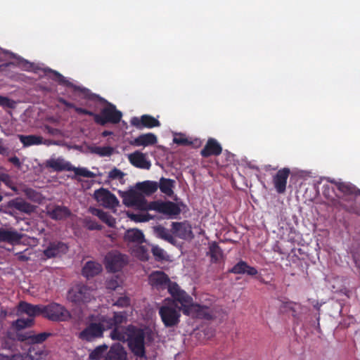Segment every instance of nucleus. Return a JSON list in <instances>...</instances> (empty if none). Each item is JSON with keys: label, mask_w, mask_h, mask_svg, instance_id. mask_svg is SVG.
<instances>
[{"label": "nucleus", "mask_w": 360, "mask_h": 360, "mask_svg": "<svg viewBox=\"0 0 360 360\" xmlns=\"http://www.w3.org/2000/svg\"><path fill=\"white\" fill-rule=\"evenodd\" d=\"M45 73L58 84L72 88L73 91L79 97L89 101H99L105 103V106L101 109L100 114L95 113L94 122L96 124L104 126L108 123L118 124L120 122L122 113L116 108L114 104L100 97L98 95L93 94L89 89L74 84L56 70L47 68L45 70Z\"/></svg>", "instance_id": "nucleus-1"}, {"label": "nucleus", "mask_w": 360, "mask_h": 360, "mask_svg": "<svg viewBox=\"0 0 360 360\" xmlns=\"http://www.w3.org/2000/svg\"><path fill=\"white\" fill-rule=\"evenodd\" d=\"M123 203L140 210H155L167 215H178L181 209L177 204L171 201H153L148 203L145 197L139 191L131 189L124 193Z\"/></svg>", "instance_id": "nucleus-2"}, {"label": "nucleus", "mask_w": 360, "mask_h": 360, "mask_svg": "<svg viewBox=\"0 0 360 360\" xmlns=\"http://www.w3.org/2000/svg\"><path fill=\"white\" fill-rule=\"evenodd\" d=\"M330 182L335 186L332 189H337L339 192L336 196L341 199V206L343 209L349 213L360 215V202L356 201V196L360 194V190L349 183L338 182L335 180Z\"/></svg>", "instance_id": "nucleus-3"}, {"label": "nucleus", "mask_w": 360, "mask_h": 360, "mask_svg": "<svg viewBox=\"0 0 360 360\" xmlns=\"http://www.w3.org/2000/svg\"><path fill=\"white\" fill-rule=\"evenodd\" d=\"M128 347L136 359H146L145 347V331L132 324L126 326Z\"/></svg>", "instance_id": "nucleus-4"}, {"label": "nucleus", "mask_w": 360, "mask_h": 360, "mask_svg": "<svg viewBox=\"0 0 360 360\" xmlns=\"http://www.w3.org/2000/svg\"><path fill=\"white\" fill-rule=\"evenodd\" d=\"M169 294L173 298L172 305L183 311L185 315L192 314V307L193 305V298L184 290L181 289L178 284L172 283L169 285Z\"/></svg>", "instance_id": "nucleus-5"}, {"label": "nucleus", "mask_w": 360, "mask_h": 360, "mask_svg": "<svg viewBox=\"0 0 360 360\" xmlns=\"http://www.w3.org/2000/svg\"><path fill=\"white\" fill-rule=\"evenodd\" d=\"M93 290L86 285L79 283L69 289L67 299L75 305H81L91 302L94 298Z\"/></svg>", "instance_id": "nucleus-6"}, {"label": "nucleus", "mask_w": 360, "mask_h": 360, "mask_svg": "<svg viewBox=\"0 0 360 360\" xmlns=\"http://www.w3.org/2000/svg\"><path fill=\"white\" fill-rule=\"evenodd\" d=\"M43 316L49 321L64 322L72 318L70 312L66 307L59 303L52 302L43 307Z\"/></svg>", "instance_id": "nucleus-7"}, {"label": "nucleus", "mask_w": 360, "mask_h": 360, "mask_svg": "<svg viewBox=\"0 0 360 360\" xmlns=\"http://www.w3.org/2000/svg\"><path fill=\"white\" fill-rule=\"evenodd\" d=\"M180 312V309L172 304H164L159 309V315L166 328H172L179 323Z\"/></svg>", "instance_id": "nucleus-8"}, {"label": "nucleus", "mask_w": 360, "mask_h": 360, "mask_svg": "<svg viewBox=\"0 0 360 360\" xmlns=\"http://www.w3.org/2000/svg\"><path fill=\"white\" fill-rule=\"evenodd\" d=\"M104 328L102 323L91 321V323L78 334V338L82 341L91 342L103 337Z\"/></svg>", "instance_id": "nucleus-9"}, {"label": "nucleus", "mask_w": 360, "mask_h": 360, "mask_svg": "<svg viewBox=\"0 0 360 360\" xmlns=\"http://www.w3.org/2000/svg\"><path fill=\"white\" fill-rule=\"evenodd\" d=\"M105 267L110 272H117L128 263V257L117 250L109 252L105 257Z\"/></svg>", "instance_id": "nucleus-10"}, {"label": "nucleus", "mask_w": 360, "mask_h": 360, "mask_svg": "<svg viewBox=\"0 0 360 360\" xmlns=\"http://www.w3.org/2000/svg\"><path fill=\"white\" fill-rule=\"evenodd\" d=\"M171 226L172 233L179 238L191 240L195 237L192 231V226L188 221L181 222L174 221L172 223Z\"/></svg>", "instance_id": "nucleus-11"}, {"label": "nucleus", "mask_w": 360, "mask_h": 360, "mask_svg": "<svg viewBox=\"0 0 360 360\" xmlns=\"http://www.w3.org/2000/svg\"><path fill=\"white\" fill-rule=\"evenodd\" d=\"M130 124L138 129H151L160 126V121L150 115H143L140 117H133Z\"/></svg>", "instance_id": "nucleus-12"}, {"label": "nucleus", "mask_w": 360, "mask_h": 360, "mask_svg": "<svg viewBox=\"0 0 360 360\" xmlns=\"http://www.w3.org/2000/svg\"><path fill=\"white\" fill-rule=\"evenodd\" d=\"M290 174V169L288 167H284L279 169L273 176L272 181L278 193L282 194L285 192L287 181Z\"/></svg>", "instance_id": "nucleus-13"}, {"label": "nucleus", "mask_w": 360, "mask_h": 360, "mask_svg": "<svg viewBox=\"0 0 360 360\" xmlns=\"http://www.w3.org/2000/svg\"><path fill=\"white\" fill-rule=\"evenodd\" d=\"M94 198L105 207H114L119 201L116 196L105 188H100L95 191Z\"/></svg>", "instance_id": "nucleus-14"}, {"label": "nucleus", "mask_w": 360, "mask_h": 360, "mask_svg": "<svg viewBox=\"0 0 360 360\" xmlns=\"http://www.w3.org/2000/svg\"><path fill=\"white\" fill-rule=\"evenodd\" d=\"M149 283L157 289H163L167 287L172 283L168 276L163 271H155L152 272L148 276Z\"/></svg>", "instance_id": "nucleus-15"}, {"label": "nucleus", "mask_w": 360, "mask_h": 360, "mask_svg": "<svg viewBox=\"0 0 360 360\" xmlns=\"http://www.w3.org/2000/svg\"><path fill=\"white\" fill-rule=\"evenodd\" d=\"M68 251V246L66 243L61 241H53L49 244L44 250V255L47 258H53L61 257Z\"/></svg>", "instance_id": "nucleus-16"}, {"label": "nucleus", "mask_w": 360, "mask_h": 360, "mask_svg": "<svg viewBox=\"0 0 360 360\" xmlns=\"http://www.w3.org/2000/svg\"><path fill=\"white\" fill-rule=\"evenodd\" d=\"M103 360H127V352L120 343L112 344Z\"/></svg>", "instance_id": "nucleus-17"}, {"label": "nucleus", "mask_w": 360, "mask_h": 360, "mask_svg": "<svg viewBox=\"0 0 360 360\" xmlns=\"http://www.w3.org/2000/svg\"><path fill=\"white\" fill-rule=\"evenodd\" d=\"M128 160L136 168L149 169L151 167L150 161L147 159L146 155L139 150L129 154Z\"/></svg>", "instance_id": "nucleus-18"}, {"label": "nucleus", "mask_w": 360, "mask_h": 360, "mask_svg": "<svg viewBox=\"0 0 360 360\" xmlns=\"http://www.w3.org/2000/svg\"><path fill=\"white\" fill-rule=\"evenodd\" d=\"M43 304H32L25 301L20 302L18 304V311L20 313L26 314L29 318L34 319L35 316H43Z\"/></svg>", "instance_id": "nucleus-19"}, {"label": "nucleus", "mask_w": 360, "mask_h": 360, "mask_svg": "<svg viewBox=\"0 0 360 360\" xmlns=\"http://www.w3.org/2000/svg\"><path fill=\"white\" fill-rule=\"evenodd\" d=\"M222 152V148L220 143L213 138H210L204 148L200 151V155L203 158H208L210 156L219 155Z\"/></svg>", "instance_id": "nucleus-20"}, {"label": "nucleus", "mask_w": 360, "mask_h": 360, "mask_svg": "<svg viewBox=\"0 0 360 360\" xmlns=\"http://www.w3.org/2000/svg\"><path fill=\"white\" fill-rule=\"evenodd\" d=\"M47 215L53 220L60 221L67 219L71 215L70 209L65 206L54 205L47 210Z\"/></svg>", "instance_id": "nucleus-21"}, {"label": "nucleus", "mask_w": 360, "mask_h": 360, "mask_svg": "<svg viewBox=\"0 0 360 360\" xmlns=\"http://www.w3.org/2000/svg\"><path fill=\"white\" fill-rule=\"evenodd\" d=\"M124 240L127 243L138 245L145 242V236L141 230L138 229H129L124 233Z\"/></svg>", "instance_id": "nucleus-22"}, {"label": "nucleus", "mask_w": 360, "mask_h": 360, "mask_svg": "<svg viewBox=\"0 0 360 360\" xmlns=\"http://www.w3.org/2000/svg\"><path fill=\"white\" fill-rule=\"evenodd\" d=\"M229 273L234 274H248L249 276H255L258 274V271L255 267L249 266L245 261L240 260L231 269Z\"/></svg>", "instance_id": "nucleus-23"}, {"label": "nucleus", "mask_w": 360, "mask_h": 360, "mask_svg": "<svg viewBox=\"0 0 360 360\" xmlns=\"http://www.w3.org/2000/svg\"><path fill=\"white\" fill-rule=\"evenodd\" d=\"M10 207L14 208L21 212L30 214L35 210V206L27 202L20 198H17L9 201Z\"/></svg>", "instance_id": "nucleus-24"}, {"label": "nucleus", "mask_w": 360, "mask_h": 360, "mask_svg": "<svg viewBox=\"0 0 360 360\" xmlns=\"http://www.w3.org/2000/svg\"><path fill=\"white\" fill-rule=\"evenodd\" d=\"M209 250L207 255L210 257V262L212 264L219 263L224 259V252L219 244L212 241L209 243Z\"/></svg>", "instance_id": "nucleus-25"}, {"label": "nucleus", "mask_w": 360, "mask_h": 360, "mask_svg": "<svg viewBox=\"0 0 360 360\" xmlns=\"http://www.w3.org/2000/svg\"><path fill=\"white\" fill-rule=\"evenodd\" d=\"M157 136L153 133H147L141 134L133 141L130 142V144L134 146H148L154 145L157 143Z\"/></svg>", "instance_id": "nucleus-26"}, {"label": "nucleus", "mask_w": 360, "mask_h": 360, "mask_svg": "<svg viewBox=\"0 0 360 360\" xmlns=\"http://www.w3.org/2000/svg\"><path fill=\"white\" fill-rule=\"evenodd\" d=\"M22 238V235L17 231L0 228V242H7L13 244L19 243Z\"/></svg>", "instance_id": "nucleus-27"}, {"label": "nucleus", "mask_w": 360, "mask_h": 360, "mask_svg": "<svg viewBox=\"0 0 360 360\" xmlns=\"http://www.w3.org/2000/svg\"><path fill=\"white\" fill-rule=\"evenodd\" d=\"M52 335L53 334L49 332H43L38 334L27 333L25 335H20V340L22 341H27L30 344H41Z\"/></svg>", "instance_id": "nucleus-28"}, {"label": "nucleus", "mask_w": 360, "mask_h": 360, "mask_svg": "<svg viewBox=\"0 0 360 360\" xmlns=\"http://www.w3.org/2000/svg\"><path fill=\"white\" fill-rule=\"evenodd\" d=\"M46 167L53 169L56 172L71 171V163L65 162L60 158L47 160Z\"/></svg>", "instance_id": "nucleus-29"}, {"label": "nucleus", "mask_w": 360, "mask_h": 360, "mask_svg": "<svg viewBox=\"0 0 360 360\" xmlns=\"http://www.w3.org/2000/svg\"><path fill=\"white\" fill-rule=\"evenodd\" d=\"M102 271V266L96 262H87L82 268V275L86 278H92Z\"/></svg>", "instance_id": "nucleus-30"}, {"label": "nucleus", "mask_w": 360, "mask_h": 360, "mask_svg": "<svg viewBox=\"0 0 360 360\" xmlns=\"http://www.w3.org/2000/svg\"><path fill=\"white\" fill-rule=\"evenodd\" d=\"M150 245H143L142 244L133 245L131 248V254L143 262L148 261L150 258L149 248Z\"/></svg>", "instance_id": "nucleus-31"}, {"label": "nucleus", "mask_w": 360, "mask_h": 360, "mask_svg": "<svg viewBox=\"0 0 360 360\" xmlns=\"http://www.w3.org/2000/svg\"><path fill=\"white\" fill-rule=\"evenodd\" d=\"M18 137L24 147H29L35 145L37 146L44 143V139L41 136L18 134Z\"/></svg>", "instance_id": "nucleus-32"}, {"label": "nucleus", "mask_w": 360, "mask_h": 360, "mask_svg": "<svg viewBox=\"0 0 360 360\" xmlns=\"http://www.w3.org/2000/svg\"><path fill=\"white\" fill-rule=\"evenodd\" d=\"M137 188L147 195L155 193L158 188V183L152 181H145L136 184Z\"/></svg>", "instance_id": "nucleus-33"}, {"label": "nucleus", "mask_w": 360, "mask_h": 360, "mask_svg": "<svg viewBox=\"0 0 360 360\" xmlns=\"http://www.w3.org/2000/svg\"><path fill=\"white\" fill-rule=\"evenodd\" d=\"M90 321H95L98 323H102L104 328V331L107 329H111L117 327V325L112 317H108L107 316H97L91 315L89 317Z\"/></svg>", "instance_id": "nucleus-34"}, {"label": "nucleus", "mask_w": 360, "mask_h": 360, "mask_svg": "<svg viewBox=\"0 0 360 360\" xmlns=\"http://www.w3.org/2000/svg\"><path fill=\"white\" fill-rule=\"evenodd\" d=\"M154 231L158 238L163 239L171 244L175 243L176 240L171 233L172 231L164 226L160 225L155 226Z\"/></svg>", "instance_id": "nucleus-35"}, {"label": "nucleus", "mask_w": 360, "mask_h": 360, "mask_svg": "<svg viewBox=\"0 0 360 360\" xmlns=\"http://www.w3.org/2000/svg\"><path fill=\"white\" fill-rule=\"evenodd\" d=\"M192 308V314L191 315H195L198 318L210 319L212 315L210 312L209 308L206 306H202L198 304H193Z\"/></svg>", "instance_id": "nucleus-36"}, {"label": "nucleus", "mask_w": 360, "mask_h": 360, "mask_svg": "<svg viewBox=\"0 0 360 360\" xmlns=\"http://www.w3.org/2000/svg\"><path fill=\"white\" fill-rule=\"evenodd\" d=\"M91 213L97 216L101 221L108 224V226L110 227H114L115 226V219L108 212L99 209H94L91 211Z\"/></svg>", "instance_id": "nucleus-37"}, {"label": "nucleus", "mask_w": 360, "mask_h": 360, "mask_svg": "<svg viewBox=\"0 0 360 360\" xmlns=\"http://www.w3.org/2000/svg\"><path fill=\"white\" fill-rule=\"evenodd\" d=\"M174 184L175 181L174 180L162 177L160 180L158 188H160L162 193L171 196L173 194Z\"/></svg>", "instance_id": "nucleus-38"}, {"label": "nucleus", "mask_w": 360, "mask_h": 360, "mask_svg": "<svg viewBox=\"0 0 360 360\" xmlns=\"http://www.w3.org/2000/svg\"><path fill=\"white\" fill-rule=\"evenodd\" d=\"M108 346L105 344H103L96 347L89 355L90 360H99L103 354L108 351Z\"/></svg>", "instance_id": "nucleus-39"}, {"label": "nucleus", "mask_w": 360, "mask_h": 360, "mask_svg": "<svg viewBox=\"0 0 360 360\" xmlns=\"http://www.w3.org/2000/svg\"><path fill=\"white\" fill-rule=\"evenodd\" d=\"M150 246V251L156 261L162 262L167 260V253L162 248H160L158 245H152Z\"/></svg>", "instance_id": "nucleus-40"}, {"label": "nucleus", "mask_w": 360, "mask_h": 360, "mask_svg": "<svg viewBox=\"0 0 360 360\" xmlns=\"http://www.w3.org/2000/svg\"><path fill=\"white\" fill-rule=\"evenodd\" d=\"M34 323V320L32 318L27 319H18L13 322V326L16 330H22L25 328L31 327Z\"/></svg>", "instance_id": "nucleus-41"}, {"label": "nucleus", "mask_w": 360, "mask_h": 360, "mask_svg": "<svg viewBox=\"0 0 360 360\" xmlns=\"http://www.w3.org/2000/svg\"><path fill=\"white\" fill-rule=\"evenodd\" d=\"M112 340L119 341H127L126 327L121 330L118 326L114 328L110 335Z\"/></svg>", "instance_id": "nucleus-42"}, {"label": "nucleus", "mask_w": 360, "mask_h": 360, "mask_svg": "<svg viewBox=\"0 0 360 360\" xmlns=\"http://www.w3.org/2000/svg\"><path fill=\"white\" fill-rule=\"evenodd\" d=\"M113 148L110 146H96L92 150V152L100 155L101 157H109L112 155Z\"/></svg>", "instance_id": "nucleus-43"}, {"label": "nucleus", "mask_w": 360, "mask_h": 360, "mask_svg": "<svg viewBox=\"0 0 360 360\" xmlns=\"http://www.w3.org/2000/svg\"><path fill=\"white\" fill-rule=\"evenodd\" d=\"M71 171H73L75 174L77 176L87 177V178H94L95 177V174L89 170H88L85 167H75L71 164Z\"/></svg>", "instance_id": "nucleus-44"}, {"label": "nucleus", "mask_w": 360, "mask_h": 360, "mask_svg": "<svg viewBox=\"0 0 360 360\" xmlns=\"http://www.w3.org/2000/svg\"><path fill=\"white\" fill-rule=\"evenodd\" d=\"M0 181L3 182L8 188L15 191L17 188L11 178V176L6 173L0 174Z\"/></svg>", "instance_id": "nucleus-45"}, {"label": "nucleus", "mask_w": 360, "mask_h": 360, "mask_svg": "<svg viewBox=\"0 0 360 360\" xmlns=\"http://www.w3.org/2000/svg\"><path fill=\"white\" fill-rule=\"evenodd\" d=\"M127 316H128L127 313L124 311L114 312L112 318H113L117 326H118L119 325L127 321Z\"/></svg>", "instance_id": "nucleus-46"}, {"label": "nucleus", "mask_w": 360, "mask_h": 360, "mask_svg": "<svg viewBox=\"0 0 360 360\" xmlns=\"http://www.w3.org/2000/svg\"><path fill=\"white\" fill-rule=\"evenodd\" d=\"M84 226L91 231L93 230H101L102 226L99 224L96 220L90 218H86L84 221Z\"/></svg>", "instance_id": "nucleus-47"}, {"label": "nucleus", "mask_w": 360, "mask_h": 360, "mask_svg": "<svg viewBox=\"0 0 360 360\" xmlns=\"http://www.w3.org/2000/svg\"><path fill=\"white\" fill-rule=\"evenodd\" d=\"M15 102L6 97V96H1L0 95V106L4 108H11V109H13V108H15Z\"/></svg>", "instance_id": "nucleus-48"}, {"label": "nucleus", "mask_w": 360, "mask_h": 360, "mask_svg": "<svg viewBox=\"0 0 360 360\" xmlns=\"http://www.w3.org/2000/svg\"><path fill=\"white\" fill-rule=\"evenodd\" d=\"M129 217L131 220L136 222H145L148 221L150 219H153L150 215L148 213L146 214H131L129 215Z\"/></svg>", "instance_id": "nucleus-49"}, {"label": "nucleus", "mask_w": 360, "mask_h": 360, "mask_svg": "<svg viewBox=\"0 0 360 360\" xmlns=\"http://www.w3.org/2000/svg\"><path fill=\"white\" fill-rule=\"evenodd\" d=\"M112 305L118 307H127L130 305V299L127 296L120 297L112 304Z\"/></svg>", "instance_id": "nucleus-50"}, {"label": "nucleus", "mask_w": 360, "mask_h": 360, "mask_svg": "<svg viewBox=\"0 0 360 360\" xmlns=\"http://www.w3.org/2000/svg\"><path fill=\"white\" fill-rule=\"evenodd\" d=\"M173 142L179 146H189L192 144V142L189 141L185 136L180 135L174 137Z\"/></svg>", "instance_id": "nucleus-51"}, {"label": "nucleus", "mask_w": 360, "mask_h": 360, "mask_svg": "<svg viewBox=\"0 0 360 360\" xmlns=\"http://www.w3.org/2000/svg\"><path fill=\"white\" fill-rule=\"evenodd\" d=\"M124 174L117 168L112 169L108 174V177L111 179H122Z\"/></svg>", "instance_id": "nucleus-52"}, {"label": "nucleus", "mask_w": 360, "mask_h": 360, "mask_svg": "<svg viewBox=\"0 0 360 360\" xmlns=\"http://www.w3.org/2000/svg\"><path fill=\"white\" fill-rule=\"evenodd\" d=\"M75 111L77 113V114H79V115H89V116H91L94 118V115H95V113L91 110H89L86 108H80V107H77L76 105V107L75 108Z\"/></svg>", "instance_id": "nucleus-53"}, {"label": "nucleus", "mask_w": 360, "mask_h": 360, "mask_svg": "<svg viewBox=\"0 0 360 360\" xmlns=\"http://www.w3.org/2000/svg\"><path fill=\"white\" fill-rule=\"evenodd\" d=\"M34 349H30L29 350V355L34 360H38L41 359L44 356V352L41 350L39 352H34Z\"/></svg>", "instance_id": "nucleus-54"}, {"label": "nucleus", "mask_w": 360, "mask_h": 360, "mask_svg": "<svg viewBox=\"0 0 360 360\" xmlns=\"http://www.w3.org/2000/svg\"><path fill=\"white\" fill-rule=\"evenodd\" d=\"M24 192L25 195L30 200H34L37 195V193L32 188H26Z\"/></svg>", "instance_id": "nucleus-55"}, {"label": "nucleus", "mask_w": 360, "mask_h": 360, "mask_svg": "<svg viewBox=\"0 0 360 360\" xmlns=\"http://www.w3.org/2000/svg\"><path fill=\"white\" fill-rule=\"evenodd\" d=\"M0 360H23V359L20 354H15L11 356L0 354Z\"/></svg>", "instance_id": "nucleus-56"}, {"label": "nucleus", "mask_w": 360, "mask_h": 360, "mask_svg": "<svg viewBox=\"0 0 360 360\" xmlns=\"http://www.w3.org/2000/svg\"><path fill=\"white\" fill-rule=\"evenodd\" d=\"M8 161L18 167H20L21 165L20 159L17 156H13V157L10 158L8 159Z\"/></svg>", "instance_id": "nucleus-57"}, {"label": "nucleus", "mask_w": 360, "mask_h": 360, "mask_svg": "<svg viewBox=\"0 0 360 360\" xmlns=\"http://www.w3.org/2000/svg\"><path fill=\"white\" fill-rule=\"evenodd\" d=\"M60 102L64 105L65 107H67L68 108H72V109H75V108L76 107V105L74 104L73 103H71V102H69L63 98L60 99Z\"/></svg>", "instance_id": "nucleus-58"}, {"label": "nucleus", "mask_w": 360, "mask_h": 360, "mask_svg": "<svg viewBox=\"0 0 360 360\" xmlns=\"http://www.w3.org/2000/svg\"><path fill=\"white\" fill-rule=\"evenodd\" d=\"M117 286L118 283L116 280H110L107 283V288L109 289L115 290Z\"/></svg>", "instance_id": "nucleus-59"}, {"label": "nucleus", "mask_w": 360, "mask_h": 360, "mask_svg": "<svg viewBox=\"0 0 360 360\" xmlns=\"http://www.w3.org/2000/svg\"><path fill=\"white\" fill-rule=\"evenodd\" d=\"M8 148L2 144V139H0V155H5L8 153Z\"/></svg>", "instance_id": "nucleus-60"}, {"label": "nucleus", "mask_w": 360, "mask_h": 360, "mask_svg": "<svg viewBox=\"0 0 360 360\" xmlns=\"http://www.w3.org/2000/svg\"><path fill=\"white\" fill-rule=\"evenodd\" d=\"M16 255H19L18 256V259L20 260V261H27L28 259V257L25 256V255H22V252H20V253H17Z\"/></svg>", "instance_id": "nucleus-61"}, {"label": "nucleus", "mask_w": 360, "mask_h": 360, "mask_svg": "<svg viewBox=\"0 0 360 360\" xmlns=\"http://www.w3.org/2000/svg\"><path fill=\"white\" fill-rule=\"evenodd\" d=\"M111 134H112V131H110L105 130V131H103L102 132V136H103V137H106V136H110V135H111Z\"/></svg>", "instance_id": "nucleus-62"}, {"label": "nucleus", "mask_w": 360, "mask_h": 360, "mask_svg": "<svg viewBox=\"0 0 360 360\" xmlns=\"http://www.w3.org/2000/svg\"><path fill=\"white\" fill-rule=\"evenodd\" d=\"M46 129L47 130L48 133L51 134H53L54 129L52 127H51L49 126H46Z\"/></svg>", "instance_id": "nucleus-63"}, {"label": "nucleus", "mask_w": 360, "mask_h": 360, "mask_svg": "<svg viewBox=\"0 0 360 360\" xmlns=\"http://www.w3.org/2000/svg\"><path fill=\"white\" fill-rule=\"evenodd\" d=\"M107 236L109 237L110 238H111L112 240H114L116 238V233H113L111 234H108Z\"/></svg>", "instance_id": "nucleus-64"}]
</instances>
